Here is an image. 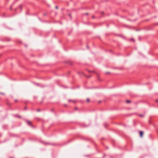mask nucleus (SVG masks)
<instances>
[{"instance_id":"nucleus-18","label":"nucleus","mask_w":158,"mask_h":158,"mask_svg":"<svg viewBox=\"0 0 158 158\" xmlns=\"http://www.w3.org/2000/svg\"><path fill=\"white\" fill-rule=\"evenodd\" d=\"M92 18H94V16H92Z\"/></svg>"},{"instance_id":"nucleus-5","label":"nucleus","mask_w":158,"mask_h":158,"mask_svg":"<svg viewBox=\"0 0 158 158\" xmlns=\"http://www.w3.org/2000/svg\"><path fill=\"white\" fill-rule=\"evenodd\" d=\"M68 101H69V102H74V101H72V100H68Z\"/></svg>"},{"instance_id":"nucleus-8","label":"nucleus","mask_w":158,"mask_h":158,"mask_svg":"<svg viewBox=\"0 0 158 158\" xmlns=\"http://www.w3.org/2000/svg\"><path fill=\"white\" fill-rule=\"evenodd\" d=\"M89 98H88L87 99L86 101L87 102H89Z\"/></svg>"},{"instance_id":"nucleus-2","label":"nucleus","mask_w":158,"mask_h":158,"mask_svg":"<svg viewBox=\"0 0 158 158\" xmlns=\"http://www.w3.org/2000/svg\"><path fill=\"white\" fill-rule=\"evenodd\" d=\"M143 135V131H140L139 135L141 137H142Z\"/></svg>"},{"instance_id":"nucleus-11","label":"nucleus","mask_w":158,"mask_h":158,"mask_svg":"<svg viewBox=\"0 0 158 158\" xmlns=\"http://www.w3.org/2000/svg\"><path fill=\"white\" fill-rule=\"evenodd\" d=\"M55 8L56 9H58V7L57 6H55Z\"/></svg>"},{"instance_id":"nucleus-17","label":"nucleus","mask_w":158,"mask_h":158,"mask_svg":"<svg viewBox=\"0 0 158 158\" xmlns=\"http://www.w3.org/2000/svg\"><path fill=\"white\" fill-rule=\"evenodd\" d=\"M19 7L21 8V5L19 6Z\"/></svg>"},{"instance_id":"nucleus-10","label":"nucleus","mask_w":158,"mask_h":158,"mask_svg":"<svg viewBox=\"0 0 158 158\" xmlns=\"http://www.w3.org/2000/svg\"><path fill=\"white\" fill-rule=\"evenodd\" d=\"M87 78H89L90 77V76H85Z\"/></svg>"},{"instance_id":"nucleus-3","label":"nucleus","mask_w":158,"mask_h":158,"mask_svg":"<svg viewBox=\"0 0 158 158\" xmlns=\"http://www.w3.org/2000/svg\"><path fill=\"white\" fill-rule=\"evenodd\" d=\"M16 116L17 117H18L19 118H21V117L20 116H19V115H16Z\"/></svg>"},{"instance_id":"nucleus-15","label":"nucleus","mask_w":158,"mask_h":158,"mask_svg":"<svg viewBox=\"0 0 158 158\" xmlns=\"http://www.w3.org/2000/svg\"><path fill=\"white\" fill-rule=\"evenodd\" d=\"M156 101L157 102H158V100H156Z\"/></svg>"},{"instance_id":"nucleus-6","label":"nucleus","mask_w":158,"mask_h":158,"mask_svg":"<svg viewBox=\"0 0 158 158\" xmlns=\"http://www.w3.org/2000/svg\"><path fill=\"white\" fill-rule=\"evenodd\" d=\"M41 110L40 109H38L37 110V111H38V112H39Z\"/></svg>"},{"instance_id":"nucleus-12","label":"nucleus","mask_w":158,"mask_h":158,"mask_svg":"<svg viewBox=\"0 0 158 158\" xmlns=\"http://www.w3.org/2000/svg\"><path fill=\"white\" fill-rule=\"evenodd\" d=\"M69 16L70 17V18H71V15L69 14Z\"/></svg>"},{"instance_id":"nucleus-4","label":"nucleus","mask_w":158,"mask_h":158,"mask_svg":"<svg viewBox=\"0 0 158 158\" xmlns=\"http://www.w3.org/2000/svg\"><path fill=\"white\" fill-rule=\"evenodd\" d=\"M126 102L127 103H129L131 102V101L130 100H127L126 101Z\"/></svg>"},{"instance_id":"nucleus-20","label":"nucleus","mask_w":158,"mask_h":158,"mask_svg":"<svg viewBox=\"0 0 158 158\" xmlns=\"http://www.w3.org/2000/svg\"><path fill=\"white\" fill-rule=\"evenodd\" d=\"M89 72H91V71H89Z\"/></svg>"},{"instance_id":"nucleus-13","label":"nucleus","mask_w":158,"mask_h":158,"mask_svg":"<svg viewBox=\"0 0 158 158\" xmlns=\"http://www.w3.org/2000/svg\"><path fill=\"white\" fill-rule=\"evenodd\" d=\"M17 100H15V102H17Z\"/></svg>"},{"instance_id":"nucleus-1","label":"nucleus","mask_w":158,"mask_h":158,"mask_svg":"<svg viewBox=\"0 0 158 158\" xmlns=\"http://www.w3.org/2000/svg\"><path fill=\"white\" fill-rule=\"evenodd\" d=\"M26 121L27 122V123L31 127H32V125L31 124V122L29 121H28L27 120H26Z\"/></svg>"},{"instance_id":"nucleus-23","label":"nucleus","mask_w":158,"mask_h":158,"mask_svg":"<svg viewBox=\"0 0 158 158\" xmlns=\"http://www.w3.org/2000/svg\"><path fill=\"white\" fill-rule=\"evenodd\" d=\"M100 102H101L100 101H99V103H100Z\"/></svg>"},{"instance_id":"nucleus-21","label":"nucleus","mask_w":158,"mask_h":158,"mask_svg":"<svg viewBox=\"0 0 158 158\" xmlns=\"http://www.w3.org/2000/svg\"><path fill=\"white\" fill-rule=\"evenodd\" d=\"M12 7H10V9H12Z\"/></svg>"},{"instance_id":"nucleus-16","label":"nucleus","mask_w":158,"mask_h":158,"mask_svg":"<svg viewBox=\"0 0 158 158\" xmlns=\"http://www.w3.org/2000/svg\"><path fill=\"white\" fill-rule=\"evenodd\" d=\"M24 109H25V110H26V109H27V108H26V107H25L24 108Z\"/></svg>"},{"instance_id":"nucleus-14","label":"nucleus","mask_w":158,"mask_h":158,"mask_svg":"<svg viewBox=\"0 0 158 158\" xmlns=\"http://www.w3.org/2000/svg\"><path fill=\"white\" fill-rule=\"evenodd\" d=\"M85 15H88V13H86L85 14Z\"/></svg>"},{"instance_id":"nucleus-22","label":"nucleus","mask_w":158,"mask_h":158,"mask_svg":"<svg viewBox=\"0 0 158 158\" xmlns=\"http://www.w3.org/2000/svg\"><path fill=\"white\" fill-rule=\"evenodd\" d=\"M83 73V75H84V76H85V75H84V74H83V73Z\"/></svg>"},{"instance_id":"nucleus-19","label":"nucleus","mask_w":158,"mask_h":158,"mask_svg":"<svg viewBox=\"0 0 158 158\" xmlns=\"http://www.w3.org/2000/svg\"><path fill=\"white\" fill-rule=\"evenodd\" d=\"M77 108H75V110H77Z\"/></svg>"},{"instance_id":"nucleus-7","label":"nucleus","mask_w":158,"mask_h":158,"mask_svg":"<svg viewBox=\"0 0 158 158\" xmlns=\"http://www.w3.org/2000/svg\"><path fill=\"white\" fill-rule=\"evenodd\" d=\"M139 116L141 117H143L144 116V115L143 114H140Z\"/></svg>"},{"instance_id":"nucleus-9","label":"nucleus","mask_w":158,"mask_h":158,"mask_svg":"<svg viewBox=\"0 0 158 158\" xmlns=\"http://www.w3.org/2000/svg\"><path fill=\"white\" fill-rule=\"evenodd\" d=\"M105 73L106 74H109L110 73L109 72H106Z\"/></svg>"}]
</instances>
